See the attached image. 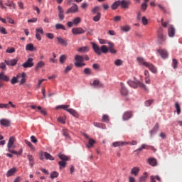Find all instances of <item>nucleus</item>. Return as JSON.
I'll return each mask as SVG.
<instances>
[{
	"label": "nucleus",
	"mask_w": 182,
	"mask_h": 182,
	"mask_svg": "<svg viewBox=\"0 0 182 182\" xmlns=\"http://www.w3.org/2000/svg\"><path fill=\"white\" fill-rule=\"evenodd\" d=\"M119 6H120V0H118L117 1H114L112 6L111 8L113 11H115V9H117V8H119Z\"/></svg>",
	"instance_id": "24"
},
{
	"label": "nucleus",
	"mask_w": 182,
	"mask_h": 182,
	"mask_svg": "<svg viewBox=\"0 0 182 182\" xmlns=\"http://www.w3.org/2000/svg\"><path fill=\"white\" fill-rule=\"evenodd\" d=\"M93 85L96 86V87H103V84L100 83V81H99V80H95L93 81Z\"/></svg>",
	"instance_id": "29"
},
{
	"label": "nucleus",
	"mask_w": 182,
	"mask_h": 182,
	"mask_svg": "<svg viewBox=\"0 0 182 182\" xmlns=\"http://www.w3.org/2000/svg\"><path fill=\"white\" fill-rule=\"evenodd\" d=\"M78 52L80 53H86V52H89V47L88 46H84L78 48Z\"/></svg>",
	"instance_id": "26"
},
{
	"label": "nucleus",
	"mask_w": 182,
	"mask_h": 182,
	"mask_svg": "<svg viewBox=\"0 0 182 182\" xmlns=\"http://www.w3.org/2000/svg\"><path fill=\"white\" fill-rule=\"evenodd\" d=\"M0 80H2L3 82H9V76L5 75L4 71H1L0 73Z\"/></svg>",
	"instance_id": "14"
},
{
	"label": "nucleus",
	"mask_w": 182,
	"mask_h": 182,
	"mask_svg": "<svg viewBox=\"0 0 182 182\" xmlns=\"http://www.w3.org/2000/svg\"><path fill=\"white\" fill-rule=\"evenodd\" d=\"M58 165L60 166V169L62 170V168H65V167H66V162L64 161H60L58 162Z\"/></svg>",
	"instance_id": "46"
},
{
	"label": "nucleus",
	"mask_w": 182,
	"mask_h": 182,
	"mask_svg": "<svg viewBox=\"0 0 182 182\" xmlns=\"http://www.w3.org/2000/svg\"><path fill=\"white\" fill-rule=\"evenodd\" d=\"M75 66H76V68H83V66H86V63H83V61L85 60V58H83V56L82 55H76L75 56Z\"/></svg>",
	"instance_id": "4"
},
{
	"label": "nucleus",
	"mask_w": 182,
	"mask_h": 182,
	"mask_svg": "<svg viewBox=\"0 0 182 182\" xmlns=\"http://www.w3.org/2000/svg\"><path fill=\"white\" fill-rule=\"evenodd\" d=\"M139 171H140V168L137 166H135L131 170V174H132V176H138Z\"/></svg>",
	"instance_id": "21"
},
{
	"label": "nucleus",
	"mask_w": 182,
	"mask_h": 182,
	"mask_svg": "<svg viewBox=\"0 0 182 182\" xmlns=\"http://www.w3.org/2000/svg\"><path fill=\"white\" fill-rule=\"evenodd\" d=\"M38 110H40L41 113L43 114L44 116H46L48 114V112H46V109H42V107L38 106L37 107Z\"/></svg>",
	"instance_id": "47"
},
{
	"label": "nucleus",
	"mask_w": 182,
	"mask_h": 182,
	"mask_svg": "<svg viewBox=\"0 0 182 182\" xmlns=\"http://www.w3.org/2000/svg\"><path fill=\"white\" fill-rule=\"evenodd\" d=\"M56 39L60 45H63V46H66L68 45V40L60 36L57 37Z\"/></svg>",
	"instance_id": "15"
},
{
	"label": "nucleus",
	"mask_w": 182,
	"mask_h": 182,
	"mask_svg": "<svg viewBox=\"0 0 182 182\" xmlns=\"http://www.w3.org/2000/svg\"><path fill=\"white\" fill-rule=\"evenodd\" d=\"M44 156H45L46 160H55V158H53V156H52V155H50V154H49L48 152H45Z\"/></svg>",
	"instance_id": "41"
},
{
	"label": "nucleus",
	"mask_w": 182,
	"mask_h": 182,
	"mask_svg": "<svg viewBox=\"0 0 182 182\" xmlns=\"http://www.w3.org/2000/svg\"><path fill=\"white\" fill-rule=\"evenodd\" d=\"M154 102V100H146L145 102V106H146L147 107H149V106H151V105H153V102Z\"/></svg>",
	"instance_id": "53"
},
{
	"label": "nucleus",
	"mask_w": 182,
	"mask_h": 182,
	"mask_svg": "<svg viewBox=\"0 0 182 182\" xmlns=\"http://www.w3.org/2000/svg\"><path fill=\"white\" fill-rule=\"evenodd\" d=\"M31 140L32 143H34V144L38 143V139H36V137L33 135H32L31 136Z\"/></svg>",
	"instance_id": "62"
},
{
	"label": "nucleus",
	"mask_w": 182,
	"mask_h": 182,
	"mask_svg": "<svg viewBox=\"0 0 182 182\" xmlns=\"http://www.w3.org/2000/svg\"><path fill=\"white\" fill-rule=\"evenodd\" d=\"M41 68H45V62L41 60L37 63L36 67H35V70L38 71L39 69H41Z\"/></svg>",
	"instance_id": "18"
},
{
	"label": "nucleus",
	"mask_w": 182,
	"mask_h": 182,
	"mask_svg": "<svg viewBox=\"0 0 182 182\" xmlns=\"http://www.w3.org/2000/svg\"><path fill=\"white\" fill-rule=\"evenodd\" d=\"M169 28L168 29V36L170 38H174V35H176V28L173 25H168Z\"/></svg>",
	"instance_id": "11"
},
{
	"label": "nucleus",
	"mask_w": 182,
	"mask_h": 182,
	"mask_svg": "<svg viewBox=\"0 0 182 182\" xmlns=\"http://www.w3.org/2000/svg\"><path fill=\"white\" fill-rule=\"evenodd\" d=\"M164 30L160 27L158 29V43L161 45L164 42H166V35H164Z\"/></svg>",
	"instance_id": "5"
},
{
	"label": "nucleus",
	"mask_w": 182,
	"mask_h": 182,
	"mask_svg": "<svg viewBox=\"0 0 182 182\" xmlns=\"http://www.w3.org/2000/svg\"><path fill=\"white\" fill-rule=\"evenodd\" d=\"M100 8L99 6H95L92 9V12L93 15H96V14L100 13Z\"/></svg>",
	"instance_id": "44"
},
{
	"label": "nucleus",
	"mask_w": 182,
	"mask_h": 182,
	"mask_svg": "<svg viewBox=\"0 0 182 182\" xmlns=\"http://www.w3.org/2000/svg\"><path fill=\"white\" fill-rule=\"evenodd\" d=\"M102 18V13H97L95 16L93 17L94 22H99Z\"/></svg>",
	"instance_id": "32"
},
{
	"label": "nucleus",
	"mask_w": 182,
	"mask_h": 182,
	"mask_svg": "<svg viewBox=\"0 0 182 182\" xmlns=\"http://www.w3.org/2000/svg\"><path fill=\"white\" fill-rule=\"evenodd\" d=\"M63 135L68 139L69 137V131L68 129H63Z\"/></svg>",
	"instance_id": "59"
},
{
	"label": "nucleus",
	"mask_w": 182,
	"mask_h": 182,
	"mask_svg": "<svg viewBox=\"0 0 182 182\" xmlns=\"http://www.w3.org/2000/svg\"><path fill=\"white\" fill-rule=\"evenodd\" d=\"M150 180H151V182H156V180H157L158 181H161V178L159 176H151L150 177Z\"/></svg>",
	"instance_id": "39"
},
{
	"label": "nucleus",
	"mask_w": 182,
	"mask_h": 182,
	"mask_svg": "<svg viewBox=\"0 0 182 182\" xmlns=\"http://www.w3.org/2000/svg\"><path fill=\"white\" fill-rule=\"evenodd\" d=\"M58 157L59 159H60V160H62L61 161H69V160H70V158L65 154H58Z\"/></svg>",
	"instance_id": "19"
},
{
	"label": "nucleus",
	"mask_w": 182,
	"mask_h": 182,
	"mask_svg": "<svg viewBox=\"0 0 182 182\" xmlns=\"http://www.w3.org/2000/svg\"><path fill=\"white\" fill-rule=\"evenodd\" d=\"M141 22H142L143 25L146 26V25H147V23H149V20H147L146 18V16H143L142 19H141Z\"/></svg>",
	"instance_id": "61"
},
{
	"label": "nucleus",
	"mask_w": 182,
	"mask_h": 182,
	"mask_svg": "<svg viewBox=\"0 0 182 182\" xmlns=\"http://www.w3.org/2000/svg\"><path fill=\"white\" fill-rule=\"evenodd\" d=\"M18 60H19V59H18V58H14L11 60H4L6 65H7V66H16V64L18 63Z\"/></svg>",
	"instance_id": "9"
},
{
	"label": "nucleus",
	"mask_w": 182,
	"mask_h": 182,
	"mask_svg": "<svg viewBox=\"0 0 182 182\" xmlns=\"http://www.w3.org/2000/svg\"><path fill=\"white\" fill-rule=\"evenodd\" d=\"M18 76L17 77L14 76L11 80V85H16V83H18Z\"/></svg>",
	"instance_id": "52"
},
{
	"label": "nucleus",
	"mask_w": 182,
	"mask_h": 182,
	"mask_svg": "<svg viewBox=\"0 0 182 182\" xmlns=\"http://www.w3.org/2000/svg\"><path fill=\"white\" fill-rule=\"evenodd\" d=\"M137 60L139 65H143V66L148 68V69H149L151 72H152V73H157V68H156V67L153 64L149 62H146V60H144V59L141 58H138Z\"/></svg>",
	"instance_id": "3"
},
{
	"label": "nucleus",
	"mask_w": 182,
	"mask_h": 182,
	"mask_svg": "<svg viewBox=\"0 0 182 182\" xmlns=\"http://www.w3.org/2000/svg\"><path fill=\"white\" fill-rule=\"evenodd\" d=\"M127 83L129 86L133 87L134 89H136V87L139 86V87H141V90H144V92H146V93L149 92V88H147L146 85H144V83L140 82L139 81H137V80H136L135 81L128 80Z\"/></svg>",
	"instance_id": "2"
},
{
	"label": "nucleus",
	"mask_w": 182,
	"mask_h": 182,
	"mask_svg": "<svg viewBox=\"0 0 182 182\" xmlns=\"http://www.w3.org/2000/svg\"><path fill=\"white\" fill-rule=\"evenodd\" d=\"M59 176V173H58L57 171H53L50 173V178L53 179V178H56L57 177Z\"/></svg>",
	"instance_id": "49"
},
{
	"label": "nucleus",
	"mask_w": 182,
	"mask_h": 182,
	"mask_svg": "<svg viewBox=\"0 0 182 182\" xmlns=\"http://www.w3.org/2000/svg\"><path fill=\"white\" fill-rule=\"evenodd\" d=\"M126 142L124 141H116L112 144L113 147H119V146H124Z\"/></svg>",
	"instance_id": "36"
},
{
	"label": "nucleus",
	"mask_w": 182,
	"mask_h": 182,
	"mask_svg": "<svg viewBox=\"0 0 182 182\" xmlns=\"http://www.w3.org/2000/svg\"><path fill=\"white\" fill-rule=\"evenodd\" d=\"M9 153H11V154H16L17 156H21L23 153V150L22 149H21L19 151H16L15 150L9 149Z\"/></svg>",
	"instance_id": "31"
},
{
	"label": "nucleus",
	"mask_w": 182,
	"mask_h": 182,
	"mask_svg": "<svg viewBox=\"0 0 182 182\" xmlns=\"http://www.w3.org/2000/svg\"><path fill=\"white\" fill-rule=\"evenodd\" d=\"M26 73H21V80L20 81V85H25L26 83Z\"/></svg>",
	"instance_id": "25"
},
{
	"label": "nucleus",
	"mask_w": 182,
	"mask_h": 182,
	"mask_svg": "<svg viewBox=\"0 0 182 182\" xmlns=\"http://www.w3.org/2000/svg\"><path fill=\"white\" fill-rule=\"evenodd\" d=\"M27 157H28V161H29V165H30V166H31V168L33 167V165L35 164V160H34V159H33V156H32V155H28Z\"/></svg>",
	"instance_id": "22"
},
{
	"label": "nucleus",
	"mask_w": 182,
	"mask_h": 182,
	"mask_svg": "<svg viewBox=\"0 0 182 182\" xmlns=\"http://www.w3.org/2000/svg\"><path fill=\"white\" fill-rule=\"evenodd\" d=\"M158 52L159 53V55L161 56L162 59H167L168 58V53H167V50L164 49H159L158 50Z\"/></svg>",
	"instance_id": "12"
},
{
	"label": "nucleus",
	"mask_w": 182,
	"mask_h": 182,
	"mask_svg": "<svg viewBox=\"0 0 182 182\" xmlns=\"http://www.w3.org/2000/svg\"><path fill=\"white\" fill-rule=\"evenodd\" d=\"M123 65V60L117 59L114 61L115 66H122Z\"/></svg>",
	"instance_id": "51"
},
{
	"label": "nucleus",
	"mask_w": 182,
	"mask_h": 182,
	"mask_svg": "<svg viewBox=\"0 0 182 182\" xmlns=\"http://www.w3.org/2000/svg\"><path fill=\"white\" fill-rule=\"evenodd\" d=\"M66 59H68V55H62L60 56V63L61 65H63L65 62H66Z\"/></svg>",
	"instance_id": "30"
},
{
	"label": "nucleus",
	"mask_w": 182,
	"mask_h": 182,
	"mask_svg": "<svg viewBox=\"0 0 182 182\" xmlns=\"http://www.w3.org/2000/svg\"><path fill=\"white\" fill-rule=\"evenodd\" d=\"M67 112H68V113L74 116V117H77V112H76V110L73 109H67Z\"/></svg>",
	"instance_id": "33"
},
{
	"label": "nucleus",
	"mask_w": 182,
	"mask_h": 182,
	"mask_svg": "<svg viewBox=\"0 0 182 182\" xmlns=\"http://www.w3.org/2000/svg\"><path fill=\"white\" fill-rule=\"evenodd\" d=\"M86 31L82 27H75L72 29V33L73 35H82Z\"/></svg>",
	"instance_id": "7"
},
{
	"label": "nucleus",
	"mask_w": 182,
	"mask_h": 182,
	"mask_svg": "<svg viewBox=\"0 0 182 182\" xmlns=\"http://www.w3.org/2000/svg\"><path fill=\"white\" fill-rule=\"evenodd\" d=\"M132 28L130 26H124L121 27V30L123 31L124 32H129Z\"/></svg>",
	"instance_id": "48"
},
{
	"label": "nucleus",
	"mask_w": 182,
	"mask_h": 182,
	"mask_svg": "<svg viewBox=\"0 0 182 182\" xmlns=\"http://www.w3.org/2000/svg\"><path fill=\"white\" fill-rule=\"evenodd\" d=\"M6 53H15V48L12 47V48H7L6 50Z\"/></svg>",
	"instance_id": "54"
},
{
	"label": "nucleus",
	"mask_w": 182,
	"mask_h": 182,
	"mask_svg": "<svg viewBox=\"0 0 182 182\" xmlns=\"http://www.w3.org/2000/svg\"><path fill=\"white\" fill-rule=\"evenodd\" d=\"M33 58H28L26 62L22 64V67L25 68L33 67Z\"/></svg>",
	"instance_id": "8"
},
{
	"label": "nucleus",
	"mask_w": 182,
	"mask_h": 182,
	"mask_svg": "<svg viewBox=\"0 0 182 182\" xmlns=\"http://www.w3.org/2000/svg\"><path fill=\"white\" fill-rule=\"evenodd\" d=\"M133 116V112L127 111L123 114V120H129Z\"/></svg>",
	"instance_id": "17"
},
{
	"label": "nucleus",
	"mask_w": 182,
	"mask_h": 182,
	"mask_svg": "<svg viewBox=\"0 0 182 182\" xmlns=\"http://www.w3.org/2000/svg\"><path fill=\"white\" fill-rule=\"evenodd\" d=\"M73 22L75 25V26H77L80 22H82V18L80 17H77L74 19H73Z\"/></svg>",
	"instance_id": "27"
},
{
	"label": "nucleus",
	"mask_w": 182,
	"mask_h": 182,
	"mask_svg": "<svg viewBox=\"0 0 182 182\" xmlns=\"http://www.w3.org/2000/svg\"><path fill=\"white\" fill-rule=\"evenodd\" d=\"M10 107L9 104H0V109H9Z\"/></svg>",
	"instance_id": "56"
},
{
	"label": "nucleus",
	"mask_w": 182,
	"mask_h": 182,
	"mask_svg": "<svg viewBox=\"0 0 182 182\" xmlns=\"http://www.w3.org/2000/svg\"><path fill=\"white\" fill-rule=\"evenodd\" d=\"M84 73L85 75H92V71L90 70V68H85L84 69Z\"/></svg>",
	"instance_id": "63"
},
{
	"label": "nucleus",
	"mask_w": 182,
	"mask_h": 182,
	"mask_svg": "<svg viewBox=\"0 0 182 182\" xmlns=\"http://www.w3.org/2000/svg\"><path fill=\"white\" fill-rule=\"evenodd\" d=\"M15 137L11 136L9 138L8 144H7V148L8 151L9 152V150H13L11 149H15L16 147V145L15 144Z\"/></svg>",
	"instance_id": "6"
},
{
	"label": "nucleus",
	"mask_w": 182,
	"mask_h": 182,
	"mask_svg": "<svg viewBox=\"0 0 182 182\" xmlns=\"http://www.w3.org/2000/svg\"><path fill=\"white\" fill-rule=\"evenodd\" d=\"M90 43L92 46L94 52L97 53L98 56H100L102 53L106 54L109 52L113 55H116V53H117V50L114 49V43H108V45H109L108 48L105 45L99 47V46L94 42H91Z\"/></svg>",
	"instance_id": "1"
},
{
	"label": "nucleus",
	"mask_w": 182,
	"mask_h": 182,
	"mask_svg": "<svg viewBox=\"0 0 182 182\" xmlns=\"http://www.w3.org/2000/svg\"><path fill=\"white\" fill-rule=\"evenodd\" d=\"M73 68V65L70 64L64 70V73H68V72H70V70H72Z\"/></svg>",
	"instance_id": "45"
},
{
	"label": "nucleus",
	"mask_w": 182,
	"mask_h": 182,
	"mask_svg": "<svg viewBox=\"0 0 182 182\" xmlns=\"http://www.w3.org/2000/svg\"><path fill=\"white\" fill-rule=\"evenodd\" d=\"M68 107H70V105H60V106H57L55 109L57 110L59 109H63V110H66V112H68V110L69 109H68Z\"/></svg>",
	"instance_id": "42"
},
{
	"label": "nucleus",
	"mask_w": 182,
	"mask_h": 182,
	"mask_svg": "<svg viewBox=\"0 0 182 182\" xmlns=\"http://www.w3.org/2000/svg\"><path fill=\"white\" fill-rule=\"evenodd\" d=\"M94 126H95V127H99L100 129H106V125L102 123L94 122Z\"/></svg>",
	"instance_id": "38"
},
{
	"label": "nucleus",
	"mask_w": 182,
	"mask_h": 182,
	"mask_svg": "<svg viewBox=\"0 0 182 182\" xmlns=\"http://www.w3.org/2000/svg\"><path fill=\"white\" fill-rule=\"evenodd\" d=\"M55 29L57 30L62 29L63 31H66V27H65L63 24L57 23L55 24Z\"/></svg>",
	"instance_id": "40"
},
{
	"label": "nucleus",
	"mask_w": 182,
	"mask_h": 182,
	"mask_svg": "<svg viewBox=\"0 0 182 182\" xmlns=\"http://www.w3.org/2000/svg\"><path fill=\"white\" fill-rule=\"evenodd\" d=\"M130 4H132V1H119V6H121V8H122L123 9H129V6L130 5Z\"/></svg>",
	"instance_id": "10"
},
{
	"label": "nucleus",
	"mask_w": 182,
	"mask_h": 182,
	"mask_svg": "<svg viewBox=\"0 0 182 182\" xmlns=\"http://www.w3.org/2000/svg\"><path fill=\"white\" fill-rule=\"evenodd\" d=\"M159 127H160L159 123H156L153 129L151 130V133H156V132L159 130Z\"/></svg>",
	"instance_id": "55"
},
{
	"label": "nucleus",
	"mask_w": 182,
	"mask_h": 182,
	"mask_svg": "<svg viewBox=\"0 0 182 182\" xmlns=\"http://www.w3.org/2000/svg\"><path fill=\"white\" fill-rule=\"evenodd\" d=\"M95 143H96L95 139H89V141H88L89 145H87V147L88 149H90V147H93V144H95Z\"/></svg>",
	"instance_id": "43"
},
{
	"label": "nucleus",
	"mask_w": 182,
	"mask_h": 182,
	"mask_svg": "<svg viewBox=\"0 0 182 182\" xmlns=\"http://www.w3.org/2000/svg\"><path fill=\"white\" fill-rule=\"evenodd\" d=\"M24 143H26V144H27V146H28V147H30L31 150H35V146H33V145L32 144V143H31V141L26 139L24 141Z\"/></svg>",
	"instance_id": "50"
},
{
	"label": "nucleus",
	"mask_w": 182,
	"mask_h": 182,
	"mask_svg": "<svg viewBox=\"0 0 182 182\" xmlns=\"http://www.w3.org/2000/svg\"><path fill=\"white\" fill-rule=\"evenodd\" d=\"M149 164L150 166H157V160L154 158H151L148 159Z\"/></svg>",
	"instance_id": "28"
},
{
	"label": "nucleus",
	"mask_w": 182,
	"mask_h": 182,
	"mask_svg": "<svg viewBox=\"0 0 182 182\" xmlns=\"http://www.w3.org/2000/svg\"><path fill=\"white\" fill-rule=\"evenodd\" d=\"M121 95H122V96H127V95H129V91L123 86L121 88Z\"/></svg>",
	"instance_id": "34"
},
{
	"label": "nucleus",
	"mask_w": 182,
	"mask_h": 182,
	"mask_svg": "<svg viewBox=\"0 0 182 182\" xmlns=\"http://www.w3.org/2000/svg\"><path fill=\"white\" fill-rule=\"evenodd\" d=\"M175 109H176L177 114H180V113H181V107H180V104H178V102L175 103Z\"/></svg>",
	"instance_id": "37"
},
{
	"label": "nucleus",
	"mask_w": 182,
	"mask_h": 182,
	"mask_svg": "<svg viewBox=\"0 0 182 182\" xmlns=\"http://www.w3.org/2000/svg\"><path fill=\"white\" fill-rule=\"evenodd\" d=\"M0 124L4 127H9L11 126V120L6 119H0Z\"/></svg>",
	"instance_id": "13"
},
{
	"label": "nucleus",
	"mask_w": 182,
	"mask_h": 182,
	"mask_svg": "<svg viewBox=\"0 0 182 182\" xmlns=\"http://www.w3.org/2000/svg\"><path fill=\"white\" fill-rule=\"evenodd\" d=\"M146 149V144H144L141 145V146L139 149H137L136 150H135V151H141V150Z\"/></svg>",
	"instance_id": "60"
},
{
	"label": "nucleus",
	"mask_w": 182,
	"mask_h": 182,
	"mask_svg": "<svg viewBox=\"0 0 182 182\" xmlns=\"http://www.w3.org/2000/svg\"><path fill=\"white\" fill-rule=\"evenodd\" d=\"M26 50H29L30 52H33V50H36V48L33 46V44L29 43L26 46Z\"/></svg>",
	"instance_id": "20"
},
{
	"label": "nucleus",
	"mask_w": 182,
	"mask_h": 182,
	"mask_svg": "<svg viewBox=\"0 0 182 182\" xmlns=\"http://www.w3.org/2000/svg\"><path fill=\"white\" fill-rule=\"evenodd\" d=\"M147 180V172L144 173L143 176H141L139 179V182H144Z\"/></svg>",
	"instance_id": "35"
},
{
	"label": "nucleus",
	"mask_w": 182,
	"mask_h": 182,
	"mask_svg": "<svg viewBox=\"0 0 182 182\" xmlns=\"http://www.w3.org/2000/svg\"><path fill=\"white\" fill-rule=\"evenodd\" d=\"M102 122H105V123H107V122H109V116L106 114L103 115Z\"/></svg>",
	"instance_id": "64"
},
{
	"label": "nucleus",
	"mask_w": 182,
	"mask_h": 182,
	"mask_svg": "<svg viewBox=\"0 0 182 182\" xmlns=\"http://www.w3.org/2000/svg\"><path fill=\"white\" fill-rule=\"evenodd\" d=\"M77 11V5L75 4L67 10L66 14H75Z\"/></svg>",
	"instance_id": "16"
},
{
	"label": "nucleus",
	"mask_w": 182,
	"mask_h": 182,
	"mask_svg": "<svg viewBox=\"0 0 182 182\" xmlns=\"http://www.w3.org/2000/svg\"><path fill=\"white\" fill-rule=\"evenodd\" d=\"M177 65H178V61H177V59L173 58V69H177Z\"/></svg>",
	"instance_id": "58"
},
{
	"label": "nucleus",
	"mask_w": 182,
	"mask_h": 182,
	"mask_svg": "<svg viewBox=\"0 0 182 182\" xmlns=\"http://www.w3.org/2000/svg\"><path fill=\"white\" fill-rule=\"evenodd\" d=\"M16 173V168H12L7 171L6 177H11V176H14Z\"/></svg>",
	"instance_id": "23"
},
{
	"label": "nucleus",
	"mask_w": 182,
	"mask_h": 182,
	"mask_svg": "<svg viewBox=\"0 0 182 182\" xmlns=\"http://www.w3.org/2000/svg\"><path fill=\"white\" fill-rule=\"evenodd\" d=\"M99 42H100V45H106V44H109V43H110V41H108L105 39H99Z\"/></svg>",
	"instance_id": "57"
}]
</instances>
